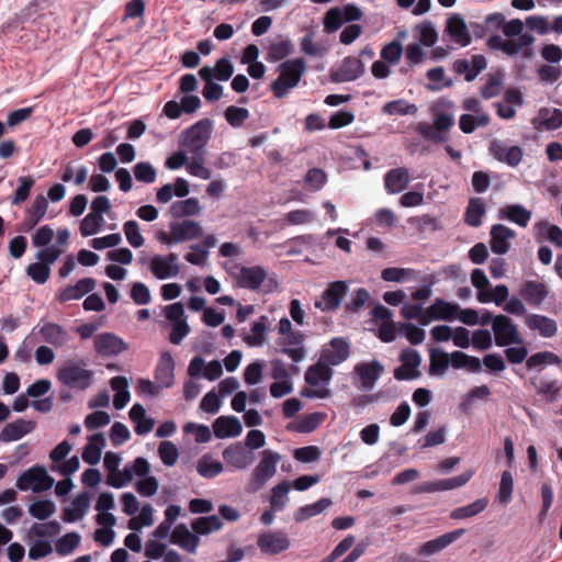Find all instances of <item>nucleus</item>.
Masks as SVG:
<instances>
[{
    "mask_svg": "<svg viewBox=\"0 0 562 562\" xmlns=\"http://www.w3.org/2000/svg\"><path fill=\"white\" fill-rule=\"evenodd\" d=\"M178 255L170 252L166 256L154 255L149 260V270L158 280L175 278L180 273Z\"/></svg>",
    "mask_w": 562,
    "mask_h": 562,
    "instance_id": "obj_9",
    "label": "nucleus"
},
{
    "mask_svg": "<svg viewBox=\"0 0 562 562\" xmlns=\"http://www.w3.org/2000/svg\"><path fill=\"white\" fill-rule=\"evenodd\" d=\"M191 527L195 533L204 536L222 529L223 521L218 516L211 515L194 519L191 522Z\"/></svg>",
    "mask_w": 562,
    "mask_h": 562,
    "instance_id": "obj_46",
    "label": "nucleus"
},
{
    "mask_svg": "<svg viewBox=\"0 0 562 562\" xmlns=\"http://www.w3.org/2000/svg\"><path fill=\"white\" fill-rule=\"evenodd\" d=\"M488 505V499L486 497L479 498L471 504H468L462 507L454 508L450 513V518L456 520L467 519L474 517L482 513Z\"/></svg>",
    "mask_w": 562,
    "mask_h": 562,
    "instance_id": "obj_45",
    "label": "nucleus"
},
{
    "mask_svg": "<svg viewBox=\"0 0 562 562\" xmlns=\"http://www.w3.org/2000/svg\"><path fill=\"white\" fill-rule=\"evenodd\" d=\"M123 232H124L127 243L133 248H139L144 245L145 239H144L143 235L140 234L139 224L136 221H134V220L126 221L123 224Z\"/></svg>",
    "mask_w": 562,
    "mask_h": 562,
    "instance_id": "obj_56",
    "label": "nucleus"
},
{
    "mask_svg": "<svg viewBox=\"0 0 562 562\" xmlns=\"http://www.w3.org/2000/svg\"><path fill=\"white\" fill-rule=\"evenodd\" d=\"M164 315L171 323V331L169 341L172 345H180L181 341L190 334V326L187 322L184 307L182 303L177 302L165 306Z\"/></svg>",
    "mask_w": 562,
    "mask_h": 562,
    "instance_id": "obj_7",
    "label": "nucleus"
},
{
    "mask_svg": "<svg viewBox=\"0 0 562 562\" xmlns=\"http://www.w3.org/2000/svg\"><path fill=\"white\" fill-rule=\"evenodd\" d=\"M213 432L216 438H234L241 434L243 426L236 416H220L213 423Z\"/></svg>",
    "mask_w": 562,
    "mask_h": 562,
    "instance_id": "obj_28",
    "label": "nucleus"
},
{
    "mask_svg": "<svg viewBox=\"0 0 562 562\" xmlns=\"http://www.w3.org/2000/svg\"><path fill=\"white\" fill-rule=\"evenodd\" d=\"M514 492V479L510 471L505 470L501 475L499 486L497 491L496 498L497 501L507 506L513 499Z\"/></svg>",
    "mask_w": 562,
    "mask_h": 562,
    "instance_id": "obj_49",
    "label": "nucleus"
},
{
    "mask_svg": "<svg viewBox=\"0 0 562 562\" xmlns=\"http://www.w3.org/2000/svg\"><path fill=\"white\" fill-rule=\"evenodd\" d=\"M158 454L166 467H172L177 463L179 451L173 442L165 440L158 446Z\"/></svg>",
    "mask_w": 562,
    "mask_h": 562,
    "instance_id": "obj_60",
    "label": "nucleus"
},
{
    "mask_svg": "<svg viewBox=\"0 0 562 562\" xmlns=\"http://www.w3.org/2000/svg\"><path fill=\"white\" fill-rule=\"evenodd\" d=\"M333 376V370L321 358L315 363L307 368L305 372V382L308 385L316 386L319 383L328 384Z\"/></svg>",
    "mask_w": 562,
    "mask_h": 562,
    "instance_id": "obj_37",
    "label": "nucleus"
},
{
    "mask_svg": "<svg viewBox=\"0 0 562 562\" xmlns=\"http://www.w3.org/2000/svg\"><path fill=\"white\" fill-rule=\"evenodd\" d=\"M409 181L408 170L404 167L391 169L384 176V187L386 192L390 194H396L404 191Z\"/></svg>",
    "mask_w": 562,
    "mask_h": 562,
    "instance_id": "obj_33",
    "label": "nucleus"
},
{
    "mask_svg": "<svg viewBox=\"0 0 562 562\" xmlns=\"http://www.w3.org/2000/svg\"><path fill=\"white\" fill-rule=\"evenodd\" d=\"M201 213V205L198 198L176 201L170 206V214L173 217L194 216Z\"/></svg>",
    "mask_w": 562,
    "mask_h": 562,
    "instance_id": "obj_43",
    "label": "nucleus"
},
{
    "mask_svg": "<svg viewBox=\"0 0 562 562\" xmlns=\"http://www.w3.org/2000/svg\"><path fill=\"white\" fill-rule=\"evenodd\" d=\"M348 284L346 281L330 282L323 291L321 300H316L314 306L322 312H336L341 304L344 296L347 294Z\"/></svg>",
    "mask_w": 562,
    "mask_h": 562,
    "instance_id": "obj_8",
    "label": "nucleus"
},
{
    "mask_svg": "<svg viewBox=\"0 0 562 562\" xmlns=\"http://www.w3.org/2000/svg\"><path fill=\"white\" fill-rule=\"evenodd\" d=\"M350 355V344L344 337L333 338L327 347H324L321 352V359L329 367L338 366L346 361Z\"/></svg>",
    "mask_w": 562,
    "mask_h": 562,
    "instance_id": "obj_15",
    "label": "nucleus"
},
{
    "mask_svg": "<svg viewBox=\"0 0 562 562\" xmlns=\"http://www.w3.org/2000/svg\"><path fill=\"white\" fill-rule=\"evenodd\" d=\"M382 111L387 115H407L415 114L417 108L415 104H411L404 99H397L385 103Z\"/></svg>",
    "mask_w": 562,
    "mask_h": 562,
    "instance_id": "obj_53",
    "label": "nucleus"
},
{
    "mask_svg": "<svg viewBox=\"0 0 562 562\" xmlns=\"http://www.w3.org/2000/svg\"><path fill=\"white\" fill-rule=\"evenodd\" d=\"M134 177L137 181L153 183L156 180L157 172L149 161H139L133 167Z\"/></svg>",
    "mask_w": 562,
    "mask_h": 562,
    "instance_id": "obj_61",
    "label": "nucleus"
},
{
    "mask_svg": "<svg viewBox=\"0 0 562 562\" xmlns=\"http://www.w3.org/2000/svg\"><path fill=\"white\" fill-rule=\"evenodd\" d=\"M495 345L498 347H507L510 345H521V338L517 325L506 315L499 314L494 316L492 323Z\"/></svg>",
    "mask_w": 562,
    "mask_h": 562,
    "instance_id": "obj_6",
    "label": "nucleus"
},
{
    "mask_svg": "<svg viewBox=\"0 0 562 562\" xmlns=\"http://www.w3.org/2000/svg\"><path fill=\"white\" fill-rule=\"evenodd\" d=\"M170 542L189 553H195L200 544V538L198 533L190 531L184 524H179L171 532Z\"/></svg>",
    "mask_w": 562,
    "mask_h": 562,
    "instance_id": "obj_25",
    "label": "nucleus"
},
{
    "mask_svg": "<svg viewBox=\"0 0 562 562\" xmlns=\"http://www.w3.org/2000/svg\"><path fill=\"white\" fill-rule=\"evenodd\" d=\"M383 372L384 367L378 360L358 362L353 368V373L360 380V387L364 391H371Z\"/></svg>",
    "mask_w": 562,
    "mask_h": 562,
    "instance_id": "obj_14",
    "label": "nucleus"
},
{
    "mask_svg": "<svg viewBox=\"0 0 562 562\" xmlns=\"http://www.w3.org/2000/svg\"><path fill=\"white\" fill-rule=\"evenodd\" d=\"M213 122L210 119H202L180 134L179 145L191 154L190 162L187 165L189 175L202 180H210L212 171L204 166L206 145L211 138Z\"/></svg>",
    "mask_w": 562,
    "mask_h": 562,
    "instance_id": "obj_1",
    "label": "nucleus"
},
{
    "mask_svg": "<svg viewBox=\"0 0 562 562\" xmlns=\"http://www.w3.org/2000/svg\"><path fill=\"white\" fill-rule=\"evenodd\" d=\"M175 361L169 351L160 353L155 369V381L160 387H170L175 379Z\"/></svg>",
    "mask_w": 562,
    "mask_h": 562,
    "instance_id": "obj_23",
    "label": "nucleus"
},
{
    "mask_svg": "<svg viewBox=\"0 0 562 562\" xmlns=\"http://www.w3.org/2000/svg\"><path fill=\"white\" fill-rule=\"evenodd\" d=\"M516 237L514 229L503 225L494 224L490 231V246L494 254L505 255L510 249V240Z\"/></svg>",
    "mask_w": 562,
    "mask_h": 562,
    "instance_id": "obj_17",
    "label": "nucleus"
},
{
    "mask_svg": "<svg viewBox=\"0 0 562 562\" xmlns=\"http://www.w3.org/2000/svg\"><path fill=\"white\" fill-rule=\"evenodd\" d=\"M47 206V199L43 194H38L34 199L32 205L26 210L25 217L21 223L19 231L26 233L33 229L45 216Z\"/></svg>",
    "mask_w": 562,
    "mask_h": 562,
    "instance_id": "obj_22",
    "label": "nucleus"
},
{
    "mask_svg": "<svg viewBox=\"0 0 562 562\" xmlns=\"http://www.w3.org/2000/svg\"><path fill=\"white\" fill-rule=\"evenodd\" d=\"M35 429V423L19 418L12 423L7 424L0 431L1 442H12L20 440L25 435Z\"/></svg>",
    "mask_w": 562,
    "mask_h": 562,
    "instance_id": "obj_26",
    "label": "nucleus"
},
{
    "mask_svg": "<svg viewBox=\"0 0 562 562\" xmlns=\"http://www.w3.org/2000/svg\"><path fill=\"white\" fill-rule=\"evenodd\" d=\"M267 321L268 318L266 316H261L259 321L251 325V335H248L244 338L248 346H261L263 344L267 330Z\"/></svg>",
    "mask_w": 562,
    "mask_h": 562,
    "instance_id": "obj_58",
    "label": "nucleus"
},
{
    "mask_svg": "<svg viewBox=\"0 0 562 562\" xmlns=\"http://www.w3.org/2000/svg\"><path fill=\"white\" fill-rule=\"evenodd\" d=\"M105 447V438L103 434L98 432L89 437V442L86 445L82 451V460L90 464H97L102 454V450Z\"/></svg>",
    "mask_w": 562,
    "mask_h": 562,
    "instance_id": "obj_38",
    "label": "nucleus"
},
{
    "mask_svg": "<svg viewBox=\"0 0 562 562\" xmlns=\"http://www.w3.org/2000/svg\"><path fill=\"white\" fill-rule=\"evenodd\" d=\"M94 349L101 356H117L127 349V345L114 334L104 333L95 336Z\"/></svg>",
    "mask_w": 562,
    "mask_h": 562,
    "instance_id": "obj_21",
    "label": "nucleus"
},
{
    "mask_svg": "<svg viewBox=\"0 0 562 562\" xmlns=\"http://www.w3.org/2000/svg\"><path fill=\"white\" fill-rule=\"evenodd\" d=\"M486 213V204L482 198H471L469 200L464 222L471 227H479L482 225V218Z\"/></svg>",
    "mask_w": 562,
    "mask_h": 562,
    "instance_id": "obj_40",
    "label": "nucleus"
},
{
    "mask_svg": "<svg viewBox=\"0 0 562 562\" xmlns=\"http://www.w3.org/2000/svg\"><path fill=\"white\" fill-rule=\"evenodd\" d=\"M196 471L204 479H213L223 472V464L210 456H203L196 463Z\"/></svg>",
    "mask_w": 562,
    "mask_h": 562,
    "instance_id": "obj_50",
    "label": "nucleus"
},
{
    "mask_svg": "<svg viewBox=\"0 0 562 562\" xmlns=\"http://www.w3.org/2000/svg\"><path fill=\"white\" fill-rule=\"evenodd\" d=\"M344 24L342 11L335 7L329 9L324 16V30L326 33H334Z\"/></svg>",
    "mask_w": 562,
    "mask_h": 562,
    "instance_id": "obj_63",
    "label": "nucleus"
},
{
    "mask_svg": "<svg viewBox=\"0 0 562 562\" xmlns=\"http://www.w3.org/2000/svg\"><path fill=\"white\" fill-rule=\"evenodd\" d=\"M18 181L19 186L11 198L13 205H19L29 198L30 191L35 182L31 176L20 177Z\"/></svg>",
    "mask_w": 562,
    "mask_h": 562,
    "instance_id": "obj_62",
    "label": "nucleus"
},
{
    "mask_svg": "<svg viewBox=\"0 0 562 562\" xmlns=\"http://www.w3.org/2000/svg\"><path fill=\"white\" fill-rule=\"evenodd\" d=\"M43 340L56 348L64 347L70 340L69 333L59 324L45 323L38 328Z\"/></svg>",
    "mask_w": 562,
    "mask_h": 562,
    "instance_id": "obj_29",
    "label": "nucleus"
},
{
    "mask_svg": "<svg viewBox=\"0 0 562 562\" xmlns=\"http://www.w3.org/2000/svg\"><path fill=\"white\" fill-rule=\"evenodd\" d=\"M80 543V536L77 532H68L59 538L55 550L59 555H69Z\"/></svg>",
    "mask_w": 562,
    "mask_h": 562,
    "instance_id": "obj_54",
    "label": "nucleus"
},
{
    "mask_svg": "<svg viewBox=\"0 0 562 562\" xmlns=\"http://www.w3.org/2000/svg\"><path fill=\"white\" fill-rule=\"evenodd\" d=\"M531 124L537 131H555L562 127V110L541 108Z\"/></svg>",
    "mask_w": 562,
    "mask_h": 562,
    "instance_id": "obj_20",
    "label": "nucleus"
},
{
    "mask_svg": "<svg viewBox=\"0 0 562 562\" xmlns=\"http://www.w3.org/2000/svg\"><path fill=\"white\" fill-rule=\"evenodd\" d=\"M491 117L486 112L479 115L462 114L459 119V127L464 134H471L476 127H484L490 124Z\"/></svg>",
    "mask_w": 562,
    "mask_h": 562,
    "instance_id": "obj_47",
    "label": "nucleus"
},
{
    "mask_svg": "<svg viewBox=\"0 0 562 562\" xmlns=\"http://www.w3.org/2000/svg\"><path fill=\"white\" fill-rule=\"evenodd\" d=\"M199 75L205 82L202 90L204 99L210 102L218 101L223 95V87L213 81L214 69L212 67L204 66L199 70Z\"/></svg>",
    "mask_w": 562,
    "mask_h": 562,
    "instance_id": "obj_36",
    "label": "nucleus"
},
{
    "mask_svg": "<svg viewBox=\"0 0 562 562\" xmlns=\"http://www.w3.org/2000/svg\"><path fill=\"white\" fill-rule=\"evenodd\" d=\"M224 116L232 127L238 128L249 117V111L246 108L229 105L225 109Z\"/></svg>",
    "mask_w": 562,
    "mask_h": 562,
    "instance_id": "obj_59",
    "label": "nucleus"
},
{
    "mask_svg": "<svg viewBox=\"0 0 562 562\" xmlns=\"http://www.w3.org/2000/svg\"><path fill=\"white\" fill-rule=\"evenodd\" d=\"M453 102L442 100L432 106L434 125L448 132L454 125Z\"/></svg>",
    "mask_w": 562,
    "mask_h": 562,
    "instance_id": "obj_34",
    "label": "nucleus"
},
{
    "mask_svg": "<svg viewBox=\"0 0 562 562\" xmlns=\"http://www.w3.org/2000/svg\"><path fill=\"white\" fill-rule=\"evenodd\" d=\"M485 68L486 59L483 55H473L471 61L468 59H457L453 63V70L459 75H464L467 81L474 80Z\"/></svg>",
    "mask_w": 562,
    "mask_h": 562,
    "instance_id": "obj_27",
    "label": "nucleus"
},
{
    "mask_svg": "<svg viewBox=\"0 0 562 562\" xmlns=\"http://www.w3.org/2000/svg\"><path fill=\"white\" fill-rule=\"evenodd\" d=\"M416 131L424 139L435 144L446 143L449 140V135L445 130H440L436 125L427 122H420L417 125Z\"/></svg>",
    "mask_w": 562,
    "mask_h": 562,
    "instance_id": "obj_48",
    "label": "nucleus"
},
{
    "mask_svg": "<svg viewBox=\"0 0 562 562\" xmlns=\"http://www.w3.org/2000/svg\"><path fill=\"white\" fill-rule=\"evenodd\" d=\"M331 504H333V502L330 498L324 497L313 504H307V505L301 506L296 510V513L294 515V519L296 522H301L306 519H310L314 516L322 514Z\"/></svg>",
    "mask_w": 562,
    "mask_h": 562,
    "instance_id": "obj_44",
    "label": "nucleus"
},
{
    "mask_svg": "<svg viewBox=\"0 0 562 562\" xmlns=\"http://www.w3.org/2000/svg\"><path fill=\"white\" fill-rule=\"evenodd\" d=\"M267 278V271L260 266L243 267L238 277V285L243 289L256 291Z\"/></svg>",
    "mask_w": 562,
    "mask_h": 562,
    "instance_id": "obj_30",
    "label": "nucleus"
},
{
    "mask_svg": "<svg viewBox=\"0 0 562 562\" xmlns=\"http://www.w3.org/2000/svg\"><path fill=\"white\" fill-rule=\"evenodd\" d=\"M464 533V529H457L445 535L439 536L436 539L429 540L425 542L420 549L419 554L422 555H432L435 553L440 552L454 541H457Z\"/></svg>",
    "mask_w": 562,
    "mask_h": 562,
    "instance_id": "obj_32",
    "label": "nucleus"
},
{
    "mask_svg": "<svg viewBox=\"0 0 562 562\" xmlns=\"http://www.w3.org/2000/svg\"><path fill=\"white\" fill-rule=\"evenodd\" d=\"M525 322L530 330L538 331L543 338H551L558 333L557 322L546 315L529 314Z\"/></svg>",
    "mask_w": 562,
    "mask_h": 562,
    "instance_id": "obj_31",
    "label": "nucleus"
},
{
    "mask_svg": "<svg viewBox=\"0 0 562 562\" xmlns=\"http://www.w3.org/2000/svg\"><path fill=\"white\" fill-rule=\"evenodd\" d=\"M55 510L56 506L50 499L36 501L29 506L30 515L40 520L47 519Z\"/></svg>",
    "mask_w": 562,
    "mask_h": 562,
    "instance_id": "obj_55",
    "label": "nucleus"
},
{
    "mask_svg": "<svg viewBox=\"0 0 562 562\" xmlns=\"http://www.w3.org/2000/svg\"><path fill=\"white\" fill-rule=\"evenodd\" d=\"M549 288L538 280H525L519 285V296L532 307H540L549 295Z\"/></svg>",
    "mask_w": 562,
    "mask_h": 562,
    "instance_id": "obj_13",
    "label": "nucleus"
},
{
    "mask_svg": "<svg viewBox=\"0 0 562 562\" xmlns=\"http://www.w3.org/2000/svg\"><path fill=\"white\" fill-rule=\"evenodd\" d=\"M458 311V304L447 302L439 297L428 306V315L432 316L434 321H453L457 317Z\"/></svg>",
    "mask_w": 562,
    "mask_h": 562,
    "instance_id": "obj_39",
    "label": "nucleus"
},
{
    "mask_svg": "<svg viewBox=\"0 0 562 562\" xmlns=\"http://www.w3.org/2000/svg\"><path fill=\"white\" fill-rule=\"evenodd\" d=\"M173 233V239L180 243L193 240L203 236V228L200 223L192 220L176 221L169 224Z\"/></svg>",
    "mask_w": 562,
    "mask_h": 562,
    "instance_id": "obj_19",
    "label": "nucleus"
},
{
    "mask_svg": "<svg viewBox=\"0 0 562 562\" xmlns=\"http://www.w3.org/2000/svg\"><path fill=\"white\" fill-rule=\"evenodd\" d=\"M110 385L115 392L113 406L116 409H123L131 398L127 379L121 375L113 376L110 381Z\"/></svg>",
    "mask_w": 562,
    "mask_h": 562,
    "instance_id": "obj_42",
    "label": "nucleus"
},
{
    "mask_svg": "<svg viewBox=\"0 0 562 562\" xmlns=\"http://www.w3.org/2000/svg\"><path fill=\"white\" fill-rule=\"evenodd\" d=\"M55 480L42 465H33L24 471L16 480L15 486L20 491L31 490L33 493H42L50 490Z\"/></svg>",
    "mask_w": 562,
    "mask_h": 562,
    "instance_id": "obj_5",
    "label": "nucleus"
},
{
    "mask_svg": "<svg viewBox=\"0 0 562 562\" xmlns=\"http://www.w3.org/2000/svg\"><path fill=\"white\" fill-rule=\"evenodd\" d=\"M450 366L449 353L440 348L429 350V370L428 373L434 376H442Z\"/></svg>",
    "mask_w": 562,
    "mask_h": 562,
    "instance_id": "obj_41",
    "label": "nucleus"
},
{
    "mask_svg": "<svg viewBox=\"0 0 562 562\" xmlns=\"http://www.w3.org/2000/svg\"><path fill=\"white\" fill-rule=\"evenodd\" d=\"M225 462L236 470H246L255 461V454L241 442H235L222 452Z\"/></svg>",
    "mask_w": 562,
    "mask_h": 562,
    "instance_id": "obj_16",
    "label": "nucleus"
},
{
    "mask_svg": "<svg viewBox=\"0 0 562 562\" xmlns=\"http://www.w3.org/2000/svg\"><path fill=\"white\" fill-rule=\"evenodd\" d=\"M257 544L261 553L277 555L286 551L290 546L289 537L282 531H268L258 537Z\"/></svg>",
    "mask_w": 562,
    "mask_h": 562,
    "instance_id": "obj_12",
    "label": "nucleus"
},
{
    "mask_svg": "<svg viewBox=\"0 0 562 562\" xmlns=\"http://www.w3.org/2000/svg\"><path fill=\"white\" fill-rule=\"evenodd\" d=\"M56 378L70 390L85 391L93 383V371L85 359H67L59 366Z\"/></svg>",
    "mask_w": 562,
    "mask_h": 562,
    "instance_id": "obj_2",
    "label": "nucleus"
},
{
    "mask_svg": "<svg viewBox=\"0 0 562 562\" xmlns=\"http://www.w3.org/2000/svg\"><path fill=\"white\" fill-rule=\"evenodd\" d=\"M278 70L279 76L271 82L270 89L277 99H282L299 85L306 63L303 58L288 59L279 65Z\"/></svg>",
    "mask_w": 562,
    "mask_h": 562,
    "instance_id": "obj_3",
    "label": "nucleus"
},
{
    "mask_svg": "<svg viewBox=\"0 0 562 562\" xmlns=\"http://www.w3.org/2000/svg\"><path fill=\"white\" fill-rule=\"evenodd\" d=\"M503 79L504 75L499 71L488 75V78L481 90L482 97L486 100L497 97L502 90Z\"/></svg>",
    "mask_w": 562,
    "mask_h": 562,
    "instance_id": "obj_57",
    "label": "nucleus"
},
{
    "mask_svg": "<svg viewBox=\"0 0 562 562\" xmlns=\"http://www.w3.org/2000/svg\"><path fill=\"white\" fill-rule=\"evenodd\" d=\"M305 335L300 330L290 333L277 340L278 351L286 355L292 362L299 363L306 357V349L304 347Z\"/></svg>",
    "mask_w": 562,
    "mask_h": 562,
    "instance_id": "obj_10",
    "label": "nucleus"
},
{
    "mask_svg": "<svg viewBox=\"0 0 562 562\" xmlns=\"http://www.w3.org/2000/svg\"><path fill=\"white\" fill-rule=\"evenodd\" d=\"M281 460L280 453L272 450H263L259 463L251 473V479L246 487L247 493H256L261 490L266 483L274 476L277 465Z\"/></svg>",
    "mask_w": 562,
    "mask_h": 562,
    "instance_id": "obj_4",
    "label": "nucleus"
},
{
    "mask_svg": "<svg viewBox=\"0 0 562 562\" xmlns=\"http://www.w3.org/2000/svg\"><path fill=\"white\" fill-rule=\"evenodd\" d=\"M445 32L451 41L461 47L471 44V35L463 16L459 13L450 15L446 21Z\"/></svg>",
    "mask_w": 562,
    "mask_h": 562,
    "instance_id": "obj_18",
    "label": "nucleus"
},
{
    "mask_svg": "<svg viewBox=\"0 0 562 562\" xmlns=\"http://www.w3.org/2000/svg\"><path fill=\"white\" fill-rule=\"evenodd\" d=\"M364 74V64L358 57L347 56L340 65L331 69L330 79L333 82H350L360 78Z\"/></svg>",
    "mask_w": 562,
    "mask_h": 562,
    "instance_id": "obj_11",
    "label": "nucleus"
},
{
    "mask_svg": "<svg viewBox=\"0 0 562 562\" xmlns=\"http://www.w3.org/2000/svg\"><path fill=\"white\" fill-rule=\"evenodd\" d=\"M498 218L526 227L531 218V212L521 204H507L498 210Z\"/></svg>",
    "mask_w": 562,
    "mask_h": 562,
    "instance_id": "obj_35",
    "label": "nucleus"
},
{
    "mask_svg": "<svg viewBox=\"0 0 562 562\" xmlns=\"http://www.w3.org/2000/svg\"><path fill=\"white\" fill-rule=\"evenodd\" d=\"M26 274L37 284H44L50 276V267L42 262H34L27 266Z\"/></svg>",
    "mask_w": 562,
    "mask_h": 562,
    "instance_id": "obj_64",
    "label": "nucleus"
},
{
    "mask_svg": "<svg viewBox=\"0 0 562 562\" xmlns=\"http://www.w3.org/2000/svg\"><path fill=\"white\" fill-rule=\"evenodd\" d=\"M508 288L505 284L496 285L493 291H480L477 293V301L480 303H490L494 302L496 305H502L508 299Z\"/></svg>",
    "mask_w": 562,
    "mask_h": 562,
    "instance_id": "obj_51",
    "label": "nucleus"
},
{
    "mask_svg": "<svg viewBox=\"0 0 562 562\" xmlns=\"http://www.w3.org/2000/svg\"><path fill=\"white\" fill-rule=\"evenodd\" d=\"M97 281L93 278H83L76 282L74 285H67L63 289L57 299L60 303L68 301H76L82 299L85 295L92 292L95 288Z\"/></svg>",
    "mask_w": 562,
    "mask_h": 562,
    "instance_id": "obj_24",
    "label": "nucleus"
},
{
    "mask_svg": "<svg viewBox=\"0 0 562 562\" xmlns=\"http://www.w3.org/2000/svg\"><path fill=\"white\" fill-rule=\"evenodd\" d=\"M290 492V484L282 482L277 484L271 490L270 505L273 510L281 512L288 503V494Z\"/></svg>",
    "mask_w": 562,
    "mask_h": 562,
    "instance_id": "obj_52",
    "label": "nucleus"
}]
</instances>
